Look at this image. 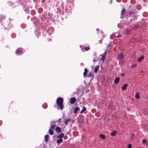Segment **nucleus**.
Instances as JSON below:
<instances>
[{
	"label": "nucleus",
	"mask_w": 148,
	"mask_h": 148,
	"mask_svg": "<svg viewBox=\"0 0 148 148\" xmlns=\"http://www.w3.org/2000/svg\"><path fill=\"white\" fill-rule=\"evenodd\" d=\"M99 136L101 137L102 139H103L105 138V135L103 134H100Z\"/></svg>",
	"instance_id": "4be33fe9"
},
{
	"label": "nucleus",
	"mask_w": 148,
	"mask_h": 148,
	"mask_svg": "<svg viewBox=\"0 0 148 148\" xmlns=\"http://www.w3.org/2000/svg\"><path fill=\"white\" fill-rule=\"evenodd\" d=\"M129 14L130 15H134L135 14V12L133 11H130L129 12Z\"/></svg>",
	"instance_id": "5701e85b"
},
{
	"label": "nucleus",
	"mask_w": 148,
	"mask_h": 148,
	"mask_svg": "<svg viewBox=\"0 0 148 148\" xmlns=\"http://www.w3.org/2000/svg\"><path fill=\"white\" fill-rule=\"evenodd\" d=\"M64 134L63 133H61L60 134L58 135V137L60 138H62L64 136Z\"/></svg>",
	"instance_id": "4468645a"
},
{
	"label": "nucleus",
	"mask_w": 148,
	"mask_h": 148,
	"mask_svg": "<svg viewBox=\"0 0 148 148\" xmlns=\"http://www.w3.org/2000/svg\"><path fill=\"white\" fill-rule=\"evenodd\" d=\"M79 107H75L74 108V113L75 114L79 110Z\"/></svg>",
	"instance_id": "f8f14e48"
},
{
	"label": "nucleus",
	"mask_w": 148,
	"mask_h": 148,
	"mask_svg": "<svg viewBox=\"0 0 148 148\" xmlns=\"http://www.w3.org/2000/svg\"><path fill=\"white\" fill-rule=\"evenodd\" d=\"M93 73L92 72H90L88 74V75H87V76L88 77H92L93 76Z\"/></svg>",
	"instance_id": "a211bd4d"
},
{
	"label": "nucleus",
	"mask_w": 148,
	"mask_h": 148,
	"mask_svg": "<svg viewBox=\"0 0 148 148\" xmlns=\"http://www.w3.org/2000/svg\"><path fill=\"white\" fill-rule=\"evenodd\" d=\"M42 107L44 109L46 108L47 107V105L46 103H44L42 105Z\"/></svg>",
	"instance_id": "aec40b11"
},
{
	"label": "nucleus",
	"mask_w": 148,
	"mask_h": 148,
	"mask_svg": "<svg viewBox=\"0 0 148 148\" xmlns=\"http://www.w3.org/2000/svg\"><path fill=\"white\" fill-rule=\"evenodd\" d=\"M51 39H49V41H51Z\"/></svg>",
	"instance_id": "c03bdc74"
},
{
	"label": "nucleus",
	"mask_w": 148,
	"mask_h": 148,
	"mask_svg": "<svg viewBox=\"0 0 148 148\" xmlns=\"http://www.w3.org/2000/svg\"><path fill=\"white\" fill-rule=\"evenodd\" d=\"M121 36V35H118L117 36V37H118V38H119Z\"/></svg>",
	"instance_id": "a19ab883"
},
{
	"label": "nucleus",
	"mask_w": 148,
	"mask_h": 148,
	"mask_svg": "<svg viewBox=\"0 0 148 148\" xmlns=\"http://www.w3.org/2000/svg\"><path fill=\"white\" fill-rule=\"evenodd\" d=\"M102 40H100V41H99V42H100V43H101V42H102Z\"/></svg>",
	"instance_id": "79ce46f5"
},
{
	"label": "nucleus",
	"mask_w": 148,
	"mask_h": 148,
	"mask_svg": "<svg viewBox=\"0 0 148 148\" xmlns=\"http://www.w3.org/2000/svg\"><path fill=\"white\" fill-rule=\"evenodd\" d=\"M135 97L136 99H138L139 98V93L138 92L135 95Z\"/></svg>",
	"instance_id": "7c9ffc66"
},
{
	"label": "nucleus",
	"mask_w": 148,
	"mask_h": 148,
	"mask_svg": "<svg viewBox=\"0 0 148 148\" xmlns=\"http://www.w3.org/2000/svg\"><path fill=\"white\" fill-rule=\"evenodd\" d=\"M66 10H71V7H69V9L68 8V7H66Z\"/></svg>",
	"instance_id": "e433bc0d"
},
{
	"label": "nucleus",
	"mask_w": 148,
	"mask_h": 148,
	"mask_svg": "<svg viewBox=\"0 0 148 148\" xmlns=\"http://www.w3.org/2000/svg\"><path fill=\"white\" fill-rule=\"evenodd\" d=\"M63 140L62 138H60L57 140L56 143H61L62 142Z\"/></svg>",
	"instance_id": "f3484780"
},
{
	"label": "nucleus",
	"mask_w": 148,
	"mask_h": 148,
	"mask_svg": "<svg viewBox=\"0 0 148 148\" xmlns=\"http://www.w3.org/2000/svg\"><path fill=\"white\" fill-rule=\"evenodd\" d=\"M105 58V56L103 55L102 57L101 58V60L103 61L102 62V63H103V62L104 61V60Z\"/></svg>",
	"instance_id": "bb28decb"
},
{
	"label": "nucleus",
	"mask_w": 148,
	"mask_h": 148,
	"mask_svg": "<svg viewBox=\"0 0 148 148\" xmlns=\"http://www.w3.org/2000/svg\"><path fill=\"white\" fill-rule=\"evenodd\" d=\"M47 31L49 34L51 35L52 33L54 32V29L52 27H49L47 29Z\"/></svg>",
	"instance_id": "20e7f679"
},
{
	"label": "nucleus",
	"mask_w": 148,
	"mask_h": 148,
	"mask_svg": "<svg viewBox=\"0 0 148 148\" xmlns=\"http://www.w3.org/2000/svg\"><path fill=\"white\" fill-rule=\"evenodd\" d=\"M93 61L94 62H95V60H94H94H93Z\"/></svg>",
	"instance_id": "49530a36"
},
{
	"label": "nucleus",
	"mask_w": 148,
	"mask_h": 148,
	"mask_svg": "<svg viewBox=\"0 0 148 148\" xmlns=\"http://www.w3.org/2000/svg\"><path fill=\"white\" fill-rule=\"evenodd\" d=\"M132 145L130 144H129L127 145V148H131Z\"/></svg>",
	"instance_id": "72a5a7b5"
},
{
	"label": "nucleus",
	"mask_w": 148,
	"mask_h": 148,
	"mask_svg": "<svg viewBox=\"0 0 148 148\" xmlns=\"http://www.w3.org/2000/svg\"><path fill=\"white\" fill-rule=\"evenodd\" d=\"M116 133V130H114V131L111 132V135L112 136H114L115 135V134Z\"/></svg>",
	"instance_id": "6ab92c4d"
},
{
	"label": "nucleus",
	"mask_w": 148,
	"mask_h": 148,
	"mask_svg": "<svg viewBox=\"0 0 148 148\" xmlns=\"http://www.w3.org/2000/svg\"><path fill=\"white\" fill-rule=\"evenodd\" d=\"M1 122L0 121V125H1Z\"/></svg>",
	"instance_id": "a18cd8bd"
},
{
	"label": "nucleus",
	"mask_w": 148,
	"mask_h": 148,
	"mask_svg": "<svg viewBox=\"0 0 148 148\" xmlns=\"http://www.w3.org/2000/svg\"><path fill=\"white\" fill-rule=\"evenodd\" d=\"M56 125H53L51 126V128L52 129H53L55 128V127Z\"/></svg>",
	"instance_id": "f704fd0d"
},
{
	"label": "nucleus",
	"mask_w": 148,
	"mask_h": 148,
	"mask_svg": "<svg viewBox=\"0 0 148 148\" xmlns=\"http://www.w3.org/2000/svg\"><path fill=\"white\" fill-rule=\"evenodd\" d=\"M61 120V119H59L57 121L58 122L60 123V122Z\"/></svg>",
	"instance_id": "4c0bfd02"
},
{
	"label": "nucleus",
	"mask_w": 148,
	"mask_h": 148,
	"mask_svg": "<svg viewBox=\"0 0 148 148\" xmlns=\"http://www.w3.org/2000/svg\"><path fill=\"white\" fill-rule=\"evenodd\" d=\"M48 132L49 133V134L51 135H52L53 134V131L51 129H50L49 130V132Z\"/></svg>",
	"instance_id": "412c9836"
},
{
	"label": "nucleus",
	"mask_w": 148,
	"mask_h": 148,
	"mask_svg": "<svg viewBox=\"0 0 148 148\" xmlns=\"http://www.w3.org/2000/svg\"><path fill=\"white\" fill-rule=\"evenodd\" d=\"M84 72L83 73L84 76V77H86V74L87 72L88 71L87 69L86 68H85L84 69Z\"/></svg>",
	"instance_id": "ddd939ff"
},
{
	"label": "nucleus",
	"mask_w": 148,
	"mask_h": 148,
	"mask_svg": "<svg viewBox=\"0 0 148 148\" xmlns=\"http://www.w3.org/2000/svg\"><path fill=\"white\" fill-rule=\"evenodd\" d=\"M57 106L59 107V108L61 110L63 109L64 106L63 104V99L62 98L58 97L56 99Z\"/></svg>",
	"instance_id": "f257e3e1"
},
{
	"label": "nucleus",
	"mask_w": 148,
	"mask_h": 148,
	"mask_svg": "<svg viewBox=\"0 0 148 148\" xmlns=\"http://www.w3.org/2000/svg\"><path fill=\"white\" fill-rule=\"evenodd\" d=\"M99 66L98 65H97L95 67L94 69V71L95 73H96L98 71L99 69Z\"/></svg>",
	"instance_id": "9d476101"
},
{
	"label": "nucleus",
	"mask_w": 148,
	"mask_h": 148,
	"mask_svg": "<svg viewBox=\"0 0 148 148\" xmlns=\"http://www.w3.org/2000/svg\"><path fill=\"white\" fill-rule=\"evenodd\" d=\"M147 143V140L145 139H143L142 140V143Z\"/></svg>",
	"instance_id": "473e14b6"
},
{
	"label": "nucleus",
	"mask_w": 148,
	"mask_h": 148,
	"mask_svg": "<svg viewBox=\"0 0 148 148\" xmlns=\"http://www.w3.org/2000/svg\"><path fill=\"white\" fill-rule=\"evenodd\" d=\"M81 65H84V64H83V63H82L81 64Z\"/></svg>",
	"instance_id": "37998d69"
},
{
	"label": "nucleus",
	"mask_w": 148,
	"mask_h": 148,
	"mask_svg": "<svg viewBox=\"0 0 148 148\" xmlns=\"http://www.w3.org/2000/svg\"><path fill=\"white\" fill-rule=\"evenodd\" d=\"M125 9L123 8L122 9V10L121 11V14L122 15H123V13L125 12Z\"/></svg>",
	"instance_id": "2f4dec72"
},
{
	"label": "nucleus",
	"mask_w": 148,
	"mask_h": 148,
	"mask_svg": "<svg viewBox=\"0 0 148 148\" xmlns=\"http://www.w3.org/2000/svg\"><path fill=\"white\" fill-rule=\"evenodd\" d=\"M121 75L123 76H123H125V74L124 73H122L121 74Z\"/></svg>",
	"instance_id": "ea45409f"
},
{
	"label": "nucleus",
	"mask_w": 148,
	"mask_h": 148,
	"mask_svg": "<svg viewBox=\"0 0 148 148\" xmlns=\"http://www.w3.org/2000/svg\"><path fill=\"white\" fill-rule=\"evenodd\" d=\"M144 58V57L143 56H142L138 59V62H140Z\"/></svg>",
	"instance_id": "dca6fc26"
},
{
	"label": "nucleus",
	"mask_w": 148,
	"mask_h": 148,
	"mask_svg": "<svg viewBox=\"0 0 148 148\" xmlns=\"http://www.w3.org/2000/svg\"><path fill=\"white\" fill-rule=\"evenodd\" d=\"M124 57V55L123 53H121L118 54L117 56V58L118 60L122 59Z\"/></svg>",
	"instance_id": "7ed1b4c3"
},
{
	"label": "nucleus",
	"mask_w": 148,
	"mask_h": 148,
	"mask_svg": "<svg viewBox=\"0 0 148 148\" xmlns=\"http://www.w3.org/2000/svg\"><path fill=\"white\" fill-rule=\"evenodd\" d=\"M49 137V136L48 134L46 135L45 136V140L46 142H47L48 141Z\"/></svg>",
	"instance_id": "9b49d317"
},
{
	"label": "nucleus",
	"mask_w": 148,
	"mask_h": 148,
	"mask_svg": "<svg viewBox=\"0 0 148 148\" xmlns=\"http://www.w3.org/2000/svg\"><path fill=\"white\" fill-rule=\"evenodd\" d=\"M119 77H117L114 80V82L115 84H117L119 83Z\"/></svg>",
	"instance_id": "6e6552de"
},
{
	"label": "nucleus",
	"mask_w": 148,
	"mask_h": 148,
	"mask_svg": "<svg viewBox=\"0 0 148 148\" xmlns=\"http://www.w3.org/2000/svg\"><path fill=\"white\" fill-rule=\"evenodd\" d=\"M56 131L59 132H61V128L59 127H57L56 128Z\"/></svg>",
	"instance_id": "1a4fd4ad"
},
{
	"label": "nucleus",
	"mask_w": 148,
	"mask_h": 148,
	"mask_svg": "<svg viewBox=\"0 0 148 148\" xmlns=\"http://www.w3.org/2000/svg\"><path fill=\"white\" fill-rule=\"evenodd\" d=\"M97 30H99V29H97Z\"/></svg>",
	"instance_id": "de8ad7c7"
},
{
	"label": "nucleus",
	"mask_w": 148,
	"mask_h": 148,
	"mask_svg": "<svg viewBox=\"0 0 148 148\" xmlns=\"http://www.w3.org/2000/svg\"><path fill=\"white\" fill-rule=\"evenodd\" d=\"M112 44V43L111 42H110L109 44L108 45V46L109 47L111 45V44Z\"/></svg>",
	"instance_id": "58836bf2"
},
{
	"label": "nucleus",
	"mask_w": 148,
	"mask_h": 148,
	"mask_svg": "<svg viewBox=\"0 0 148 148\" xmlns=\"http://www.w3.org/2000/svg\"><path fill=\"white\" fill-rule=\"evenodd\" d=\"M76 98L74 97H72L70 99L69 103L71 104H73L76 101Z\"/></svg>",
	"instance_id": "39448f33"
},
{
	"label": "nucleus",
	"mask_w": 148,
	"mask_h": 148,
	"mask_svg": "<svg viewBox=\"0 0 148 148\" xmlns=\"http://www.w3.org/2000/svg\"><path fill=\"white\" fill-rule=\"evenodd\" d=\"M71 121V119L70 118L67 119L65 121V124L67 125H68V122H70Z\"/></svg>",
	"instance_id": "2eb2a0df"
},
{
	"label": "nucleus",
	"mask_w": 148,
	"mask_h": 148,
	"mask_svg": "<svg viewBox=\"0 0 148 148\" xmlns=\"http://www.w3.org/2000/svg\"><path fill=\"white\" fill-rule=\"evenodd\" d=\"M137 64H133L131 66V67L132 68H134L136 67Z\"/></svg>",
	"instance_id": "cd10ccee"
},
{
	"label": "nucleus",
	"mask_w": 148,
	"mask_h": 148,
	"mask_svg": "<svg viewBox=\"0 0 148 148\" xmlns=\"http://www.w3.org/2000/svg\"><path fill=\"white\" fill-rule=\"evenodd\" d=\"M6 16L3 14L0 15V21H3L4 20Z\"/></svg>",
	"instance_id": "423d86ee"
},
{
	"label": "nucleus",
	"mask_w": 148,
	"mask_h": 148,
	"mask_svg": "<svg viewBox=\"0 0 148 148\" xmlns=\"http://www.w3.org/2000/svg\"><path fill=\"white\" fill-rule=\"evenodd\" d=\"M127 86V84H124L123 86L122 87L121 89L123 90H124L126 89Z\"/></svg>",
	"instance_id": "0eeeda50"
},
{
	"label": "nucleus",
	"mask_w": 148,
	"mask_h": 148,
	"mask_svg": "<svg viewBox=\"0 0 148 148\" xmlns=\"http://www.w3.org/2000/svg\"><path fill=\"white\" fill-rule=\"evenodd\" d=\"M80 47L81 48L82 51L84 52V48L85 47L83 45H80Z\"/></svg>",
	"instance_id": "393cba45"
},
{
	"label": "nucleus",
	"mask_w": 148,
	"mask_h": 148,
	"mask_svg": "<svg viewBox=\"0 0 148 148\" xmlns=\"http://www.w3.org/2000/svg\"><path fill=\"white\" fill-rule=\"evenodd\" d=\"M11 37L12 38H14L16 36V35L15 33H12L11 35Z\"/></svg>",
	"instance_id": "c756f323"
},
{
	"label": "nucleus",
	"mask_w": 148,
	"mask_h": 148,
	"mask_svg": "<svg viewBox=\"0 0 148 148\" xmlns=\"http://www.w3.org/2000/svg\"><path fill=\"white\" fill-rule=\"evenodd\" d=\"M70 4H73L75 0H67Z\"/></svg>",
	"instance_id": "c85d7f7f"
},
{
	"label": "nucleus",
	"mask_w": 148,
	"mask_h": 148,
	"mask_svg": "<svg viewBox=\"0 0 148 148\" xmlns=\"http://www.w3.org/2000/svg\"><path fill=\"white\" fill-rule=\"evenodd\" d=\"M107 51H105L103 54V56H105V55L107 53Z\"/></svg>",
	"instance_id": "c9c22d12"
},
{
	"label": "nucleus",
	"mask_w": 148,
	"mask_h": 148,
	"mask_svg": "<svg viewBox=\"0 0 148 148\" xmlns=\"http://www.w3.org/2000/svg\"><path fill=\"white\" fill-rule=\"evenodd\" d=\"M23 52V50L22 48H18L17 49L15 52L18 55H21L22 54Z\"/></svg>",
	"instance_id": "f03ea898"
},
{
	"label": "nucleus",
	"mask_w": 148,
	"mask_h": 148,
	"mask_svg": "<svg viewBox=\"0 0 148 148\" xmlns=\"http://www.w3.org/2000/svg\"><path fill=\"white\" fill-rule=\"evenodd\" d=\"M86 110V108H85V107H83V108H82V110L80 112V113H82L84 111Z\"/></svg>",
	"instance_id": "a878e982"
},
{
	"label": "nucleus",
	"mask_w": 148,
	"mask_h": 148,
	"mask_svg": "<svg viewBox=\"0 0 148 148\" xmlns=\"http://www.w3.org/2000/svg\"><path fill=\"white\" fill-rule=\"evenodd\" d=\"M90 49V47H85L84 48V51H88Z\"/></svg>",
	"instance_id": "b1692460"
}]
</instances>
